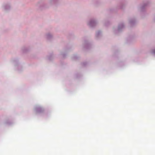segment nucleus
I'll return each mask as SVG.
<instances>
[{
	"label": "nucleus",
	"mask_w": 155,
	"mask_h": 155,
	"mask_svg": "<svg viewBox=\"0 0 155 155\" xmlns=\"http://www.w3.org/2000/svg\"><path fill=\"white\" fill-rule=\"evenodd\" d=\"M58 0H49V3L51 5H55L58 2Z\"/></svg>",
	"instance_id": "nucleus-2"
},
{
	"label": "nucleus",
	"mask_w": 155,
	"mask_h": 155,
	"mask_svg": "<svg viewBox=\"0 0 155 155\" xmlns=\"http://www.w3.org/2000/svg\"><path fill=\"white\" fill-rule=\"evenodd\" d=\"M46 38L48 40H51L53 38V35L50 33H48L45 35Z\"/></svg>",
	"instance_id": "nucleus-3"
},
{
	"label": "nucleus",
	"mask_w": 155,
	"mask_h": 155,
	"mask_svg": "<svg viewBox=\"0 0 155 155\" xmlns=\"http://www.w3.org/2000/svg\"><path fill=\"white\" fill-rule=\"evenodd\" d=\"M53 54H50L49 55L48 57V60L51 61L53 59Z\"/></svg>",
	"instance_id": "nucleus-7"
},
{
	"label": "nucleus",
	"mask_w": 155,
	"mask_h": 155,
	"mask_svg": "<svg viewBox=\"0 0 155 155\" xmlns=\"http://www.w3.org/2000/svg\"><path fill=\"white\" fill-rule=\"evenodd\" d=\"M4 8L6 11L9 10L10 8V6L8 4H5L4 6Z\"/></svg>",
	"instance_id": "nucleus-5"
},
{
	"label": "nucleus",
	"mask_w": 155,
	"mask_h": 155,
	"mask_svg": "<svg viewBox=\"0 0 155 155\" xmlns=\"http://www.w3.org/2000/svg\"><path fill=\"white\" fill-rule=\"evenodd\" d=\"M38 6L41 9H42L44 8H46V5L44 3L41 2H39L38 4Z\"/></svg>",
	"instance_id": "nucleus-4"
},
{
	"label": "nucleus",
	"mask_w": 155,
	"mask_h": 155,
	"mask_svg": "<svg viewBox=\"0 0 155 155\" xmlns=\"http://www.w3.org/2000/svg\"><path fill=\"white\" fill-rule=\"evenodd\" d=\"M13 62L15 65H16L17 63V60H13Z\"/></svg>",
	"instance_id": "nucleus-8"
},
{
	"label": "nucleus",
	"mask_w": 155,
	"mask_h": 155,
	"mask_svg": "<svg viewBox=\"0 0 155 155\" xmlns=\"http://www.w3.org/2000/svg\"><path fill=\"white\" fill-rule=\"evenodd\" d=\"M28 50V48L26 47H23L22 48V50L23 52H26Z\"/></svg>",
	"instance_id": "nucleus-6"
},
{
	"label": "nucleus",
	"mask_w": 155,
	"mask_h": 155,
	"mask_svg": "<svg viewBox=\"0 0 155 155\" xmlns=\"http://www.w3.org/2000/svg\"><path fill=\"white\" fill-rule=\"evenodd\" d=\"M6 124H10L12 123L11 122H8L7 121L6 122Z\"/></svg>",
	"instance_id": "nucleus-9"
},
{
	"label": "nucleus",
	"mask_w": 155,
	"mask_h": 155,
	"mask_svg": "<svg viewBox=\"0 0 155 155\" xmlns=\"http://www.w3.org/2000/svg\"><path fill=\"white\" fill-rule=\"evenodd\" d=\"M153 53L155 54V49L153 50Z\"/></svg>",
	"instance_id": "nucleus-10"
},
{
	"label": "nucleus",
	"mask_w": 155,
	"mask_h": 155,
	"mask_svg": "<svg viewBox=\"0 0 155 155\" xmlns=\"http://www.w3.org/2000/svg\"><path fill=\"white\" fill-rule=\"evenodd\" d=\"M35 110L36 112L38 113H42L44 111V109L40 106L36 107L35 108Z\"/></svg>",
	"instance_id": "nucleus-1"
}]
</instances>
